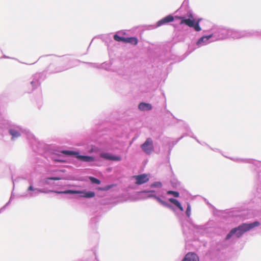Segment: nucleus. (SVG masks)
Here are the masks:
<instances>
[{
  "label": "nucleus",
  "instance_id": "1",
  "mask_svg": "<svg viewBox=\"0 0 261 261\" xmlns=\"http://www.w3.org/2000/svg\"><path fill=\"white\" fill-rule=\"evenodd\" d=\"M163 187V185L161 181H154L150 184V189L138 191L136 192V196L139 199H153L161 205L172 210L178 218L183 234L186 238H188L189 235L193 232V230L191 229L189 225L193 227L196 232L202 235H210L216 232V229L215 227L213 220H209L204 225L195 224L190 217L184 218V215L182 213L184 211V208L180 201L176 198H169L168 199L169 201L180 210L181 213H178L175 207L164 200L165 196Z\"/></svg>",
  "mask_w": 261,
  "mask_h": 261
},
{
  "label": "nucleus",
  "instance_id": "2",
  "mask_svg": "<svg viewBox=\"0 0 261 261\" xmlns=\"http://www.w3.org/2000/svg\"><path fill=\"white\" fill-rule=\"evenodd\" d=\"M98 69H103L107 71L115 72L117 70V73L123 76L125 79L133 81L136 79V76H141L142 73H137L136 75V70L135 67L136 66H119V68H113L112 67H116L117 66H95ZM147 71L144 73H142L143 76L147 77L149 80L152 82L158 81L166 80L168 74L172 70V66H146Z\"/></svg>",
  "mask_w": 261,
  "mask_h": 261
},
{
  "label": "nucleus",
  "instance_id": "3",
  "mask_svg": "<svg viewBox=\"0 0 261 261\" xmlns=\"http://www.w3.org/2000/svg\"><path fill=\"white\" fill-rule=\"evenodd\" d=\"M31 143L33 151L46 160L36 159L37 163L34 167L36 171L41 173L47 164H51L50 161L54 164L66 162L65 158L59 153V150L54 145L48 144L37 139H35Z\"/></svg>",
  "mask_w": 261,
  "mask_h": 261
},
{
  "label": "nucleus",
  "instance_id": "4",
  "mask_svg": "<svg viewBox=\"0 0 261 261\" xmlns=\"http://www.w3.org/2000/svg\"><path fill=\"white\" fill-rule=\"evenodd\" d=\"M260 223L258 220L253 222H243L238 226L232 228L226 234L224 241L218 243L210 250L212 257L220 260H225L227 258L226 253L229 245L234 242L235 239L241 238L244 234L255 227H258Z\"/></svg>",
  "mask_w": 261,
  "mask_h": 261
},
{
  "label": "nucleus",
  "instance_id": "5",
  "mask_svg": "<svg viewBox=\"0 0 261 261\" xmlns=\"http://www.w3.org/2000/svg\"><path fill=\"white\" fill-rule=\"evenodd\" d=\"M124 131V126L117 123L108 124L96 133L93 141L98 143H108L113 137H120Z\"/></svg>",
  "mask_w": 261,
  "mask_h": 261
},
{
  "label": "nucleus",
  "instance_id": "6",
  "mask_svg": "<svg viewBox=\"0 0 261 261\" xmlns=\"http://www.w3.org/2000/svg\"><path fill=\"white\" fill-rule=\"evenodd\" d=\"M66 153L70 156H74L77 159L83 163H93L101 161V158L114 162H120L122 158L120 155L115 154L110 152H104L101 153L100 156L95 155L82 154L79 151L73 150H66L64 151Z\"/></svg>",
  "mask_w": 261,
  "mask_h": 261
},
{
  "label": "nucleus",
  "instance_id": "7",
  "mask_svg": "<svg viewBox=\"0 0 261 261\" xmlns=\"http://www.w3.org/2000/svg\"><path fill=\"white\" fill-rule=\"evenodd\" d=\"M116 185L114 184L106 185L102 187H97L95 188L96 192L88 190L87 189L78 190L74 189H67L58 192V193L65 195H76L77 196L84 198H92L96 195L98 197H103L105 195V192L109 191Z\"/></svg>",
  "mask_w": 261,
  "mask_h": 261
},
{
  "label": "nucleus",
  "instance_id": "8",
  "mask_svg": "<svg viewBox=\"0 0 261 261\" xmlns=\"http://www.w3.org/2000/svg\"><path fill=\"white\" fill-rule=\"evenodd\" d=\"M68 69L65 66H47L46 70L41 72L36 73L32 76V80L30 82L31 89L26 91L28 93H31L34 90L40 86L41 83L46 79V73H56Z\"/></svg>",
  "mask_w": 261,
  "mask_h": 261
},
{
  "label": "nucleus",
  "instance_id": "9",
  "mask_svg": "<svg viewBox=\"0 0 261 261\" xmlns=\"http://www.w3.org/2000/svg\"><path fill=\"white\" fill-rule=\"evenodd\" d=\"M28 181L29 183L28 187L25 192L20 195L19 197L30 199L38 196L40 193H45L43 189L39 187V185L36 181L29 178Z\"/></svg>",
  "mask_w": 261,
  "mask_h": 261
},
{
  "label": "nucleus",
  "instance_id": "10",
  "mask_svg": "<svg viewBox=\"0 0 261 261\" xmlns=\"http://www.w3.org/2000/svg\"><path fill=\"white\" fill-rule=\"evenodd\" d=\"M234 162L249 163V168L256 173V178L261 183V162L252 159L236 158Z\"/></svg>",
  "mask_w": 261,
  "mask_h": 261
},
{
  "label": "nucleus",
  "instance_id": "11",
  "mask_svg": "<svg viewBox=\"0 0 261 261\" xmlns=\"http://www.w3.org/2000/svg\"><path fill=\"white\" fill-rule=\"evenodd\" d=\"M9 171L11 173V179L13 184V189H14L15 183L19 182L21 179H25V178L22 176H17L14 177V175L13 173L11 166L5 162L0 160V178L5 177L6 174Z\"/></svg>",
  "mask_w": 261,
  "mask_h": 261
},
{
  "label": "nucleus",
  "instance_id": "12",
  "mask_svg": "<svg viewBox=\"0 0 261 261\" xmlns=\"http://www.w3.org/2000/svg\"><path fill=\"white\" fill-rule=\"evenodd\" d=\"M188 17L189 18L187 19L184 17H179L178 18L181 19L180 24L185 23L189 27L193 28L195 31L197 32L201 31V29L199 25L200 19H195L191 13L188 15Z\"/></svg>",
  "mask_w": 261,
  "mask_h": 261
},
{
  "label": "nucleus",
  "instance_id": "13",
  "mask_svg": "<svg viewBox=\"0 0 261 261\" xmlns=\"http://www.w3.org/2000/svg\"><path fill=\"white\" fill-rule=\"evenodd\" d=\"M141 148L146 154H151L154 150L152 139L150 137L146 138L144 143L141 145Z\"/></svg>",
  "mask_w": 261,
  "mask_h": 261
},
{
  "label": "nucleus",
  "instance_id": "14",
  "mask_svg": "<svg viewBox=\"0 0 261 261\" xmlns=\"http://www.w3.org/2000/svg\"><path fill=\"white\" fill-rule=\"evenodd\" d=\"M236 30L233 29H227L224 30L221 33L219 36L220 39H225L229 38L233 39H239L240 37L242 36L241 33L239 35H236V34L238 33Z\"/></svg>",
  "mask_w": 261,
  "mask_h": 261
},
{
  "label": "nucleus",
  "instance_id": "15",
  "mask_svg": "<svg viewBox=\"0 0 261 261\" xmlns=\"http://www.w3.org/2000/svg\"><path fill=\"white\" fill-rule=\"evenodd\" d=\"M135 184L137 185H142L149 180V174L142 173L135 176Z\"/></svg>",
  "mask_w": 261,
  "mask_h": 261
},
{
  "label": "nucleus",
  "instance_id": "16",
  "mask_svg": "<svg viewBox=\"0 0 261 261\" xmlns=\"http://www.w3.org/2000/svg\"><path fill=\"white\" fill-rule=\"evenodd\" d=\"M183 138L184 136H180L179 138H177L175 141L168 142L167 143L168 151L166 156V161L168 163H170V155L171 154V152L173 148Z\"/></svg>",
  "mask_w": 261,
  "mask_h": 261
},
{
  "label": "nucleus",
  "instance_id": "17",
  "mask_svg": "<svg viewBox=\"0 0 261 261\" xmlns=\"http://www.w3.org/2000/svg\"><path fill=\"white\" fill-rule=\"evenodd\" d=\"M223 213L228 217H240L242 216L241 211L235 208L225 210Z\"/></svg>",
  "mask_w": 261,
  "mask_h": 261
},
{
  "label": "nucleus",
  "instance_id": "18",
  "mask_svg": "<svg viewBox=\"0 0 261 261\" xmlns=\"http://www.w3.org/2000/svg\"><path fill=\"white\" fill-rule=\"evenodd\" d=\"M62 178V175L53 174L45 177L42 180L44 184L49 185L51 184L53 181L61 180Z\"/></svg>",
  "mask_w": 261,
  "mask_h": 261
},
{
  "label": "nucleus",
  "instance_id": "19",
  "mask_svg": "<svg viewBox=\"0 0 261 261\" xmlns=\"http://www.w3.org/2000/svg\"><path fill=\"white\" fill-rule=\"evenodd\" d=\"M138 109L142 112H148L152 110L153 106L149 102L141 101L138 105Z\"/></svg>",
  "mask_w": 261,
  "mask_h": 261
},
{
  "label": "nucleus",
  "instance_id": "20",
  "mask_svg": "<svg viewBox=\"0 0 261 261\" xmlns=\"http://www.w3.org/2000/svg\"><path fill=\"white\" fill-rule=\"evenodd\" d=\"M181 261H199V257L195 252H189L185 255Z\"/></svg>",
  "mask_w": 261,
  "mask_h": 261
},
{
  "label": "nucleus",
  "instance_id": "21",
  "mask_svg": "<svg viewBox=\"0 0 261 261\" xmlns=\"http://www.w3.org/2000/svg\"><path fill=\"white\" fill-rule=\"evenodd\" d=\"M174 20V17L171 15H168L163 19L158 21L156 27H159L165 24L168 22H172Z\"/></svg>",
  "mask_w": 261,
  "mask_h": 261
},
{
  "label": "nucleus",
  "instance_id": "22",
  "mask_svg": "<svg viewBox=\"0 0 261 261\" xmlns=\"http://www.w3.org/2000/svg\"><path fill=\"white\" fill-rule=\"evenodd\" d=\"M213 37V34L208 36H204L201 37L197 42L198 46L205 45L208 43V40Z\"/></svg>",
  "mask_w": 261,
  "mask_h": 261
},
{
  "label": "nucleus",
  "instance_id": "23",
  "mask_svg": "<svg viewBox=\"0 0 261 261\" xmlns=\"http://www.w3.org/2000/svg\"><path fill=\"white\" fill-rule=\"evenodd\" d=\"M86 181L89 182L91 185H99L101 183L100 179L93 176H87Z\"/></svg>",
  "mask_w": 261,
  "mask_h": 261
},
{
  "label": "nucleus",
  "instance_id": "24",
  "mask_svg": "<svg viewBox=\"0 0 261 261\" xmlns=\"http://www.w3.org/2000/svg\"><path fill=\"white\" fill-rule=\"evenodd\" d=\"M100 220V216H95L91 218L90 220V227L93 229H96L97 228V223L99 222Z\"/></svg>",
  "mask_w": 261,
  "mask_h": 261
},
{
  "label": "nucleus",
  "instance_id": "25",
  "mask_svg": "<svg viewBox=\"0 0 261 261\" xmlns=\"http://www.w3.org/2000/svg\"><path fill=\"white\" fill-rule=\"evenodd\" d=\"M184 128L186 132L183 134L181 136H184V137L186 136H189L192 138H195V136L194 135V134H193V133L192 132L188 125H185Z\"/></svg>",
  "mask_w": 261,
  "mask_h": 261
},
{
  "label": "nucleus",
  "instance_id": "26",
  "mask_svg": "<svg viewBox=\"0 0 261 261\" xmlns=\"http://www.w3.org/2000/svg\"><path fill=\"white\" fill-rule=\"evenodd\" d=\"M125 42L136 45L138 43V39L135 37L125 38Z\"/></svg>",
  "mask_w": 261,
  "mask_h": 261
},
{
  "label": "nucleus",
  "instance_id": "27",
  "mask_svg": "<svg viewBox=\"0 0 261 261\" xmlns=\"http://www.w3.org/2000/svg\"><path fill=\"white\" fill-rule=\"evenodd\" d=\"M167 194L168 195H172L175 198H178L180 196L179 192L177 191L169 190L167 191Z\"/></svg>",
  "mask_w": 261,
  "mask_h": 261
},
{
  "label": "nucleus",
  "instance_id": "28",
  "mask_svg": "<svg viewBox=\"0 0 261 261\" xmlns=\"http://www.w3.org/2000/svg\"><path fill=\"white\" fill-rule=\"evenodd\" d=\"M185 214L187 217H190L191 215V206L189 202L187 203V208L185 212Z\"/></svg>",
  "mask_w": 261,
  "mask_h": 261
},
{
  "label": "nucleus",
  "instance_id": "29",
  "mask_svg": "<svg viewBox=\"0 0 261 261\" xmlns=\"http://www.w3.org/2000/svg\"><path fill=\"white\" fill-rule=\"evenodd\" d=\"M114 39L116 41H119V42L122 41V42H125V38L120 37L119 36L117 35V34H115L114 36Z\"/></svg>",
  "mask_w": 261,
  "mask_h": 261
},
{
  "label": "nucleus",
  "instance_id": "30",
  "mask_svg": "<svg viewBox=\"0 0 261 261\" xmlns=\"http://www.w3.org/2000/svg\"><path fill=\"white\" fill-rule=\"evenodd\" d=\"M92 254L94 255L95 260H93V259L92 258H89L87 259H83L80 261H98L97 259V256L96 255V253L95 251L92 250Z\"/></svg>",
  "mask_w": 261,
  "mask_h": 261
},
{
  "label": "nucleus",
  "instance_id": "31",
  "mask_svg": "<svg viewBox=\"0 0 261 261\" xmlns=\"http://www.w3.org/2000/svg\"><path fill=\"white\" fill-rule=\"evenodd\" d=\"M36 101L38 107L41 106L42 103V97L41 94H40L39 96L37 98Z\"/></svg>",
  "mask_w": 261,
  "mask_h": 261
},
{
  "label": "nucleus",
  "instance_id": "32",
  "mask_svg": "<svg viewBox=\"0 0 261 261\" xmlns=\"http://www.w3.org/2000/svg\"><path fill=\"white\" fill-rule=\"evenodd\" d=\"M12 200H11L9 199V201L3 206L0 208V214L4 211L6 208L10 204Z\"/></svg>",
  "mask_w": 261,
  "mask_h": 261
},
{
  "label": "nucleus",
  "instance_id": "33",
  "mask_svg": "<svg viewBox=\"0 0 261 261\" xmlns=\"http://www.w3.org/2000/svg\"><path fill=\"white\" fill-rule=\"evenodd\" d=\"M12 200H11L9 199V201L3 206L0 208V214L4 211L6 208L10 204Z\"/></svg>",
  "mask_w": 261,
  "mask_h": 261
},
{
  "label": "nucleus",
  "instance_id": "34",
  "mask_svg": "<svg viewBox=\"0 0 261 261\" xmlns=\"http://www.w3.org/2000/svg\"><path fill=\"white\" fill-rule=\"evenodd\" d=\"M237 31L239 33L236 34V35H239L240 33H241V34L242 35V36H241L240 37V38H241L242 37H244L246 36L247 35V33L244 31L237 30Z\"/></svg>",
  "mask_w": 261,
  "mask_h": 261
},
{
  "label": "nucleus",
  "instance_id": "35",
  "mask_svg": "<svg viewBox=\"0 0 261 261\" xmlns=\"http://www.w3.org/2000/svg\"><path fill=\"white\" fill-rule=\"evenodd\" d=\"M171 184L173 188H176L179 185V182L177 181H171Z\"/></svg>",
  "mask_w": 261,
  "mask_h": 261
},
{
  "label": "nucleus",
  "instance_id": "36",
  "mask_svg": "<svg viewBox=\"0 0 261 261\" xmlns=\"http://www.w3.org/2000/svg\"><path fill=\"white\" fill-rule=\"evenodd\" d=\"M13 190H14L13 189ZM14 194L13 191H12L11 192V194L10 199L11 200H13L14 199Z\"/></svg>",
  "mask_w": 261,
  "mask_h": 261
},
{
  "label": "nucleus",
  "instance_id": "37",
  "mask_svg": "<svg viewBox=\"0 0 261 261\" xmlns=\"http://www.w3.org/2000/svg\"><path fill=\"white\" fill-rule=\"evenodd\" d=\"M198 143H200V142L199 140L197 138V137L195 136V138H194Z\"/></svg>",
  "mask_w": 261,
  "mask_h": 261
},
{
  "label": "nucleus",
  "instance_id": "38",
  "mask_svg": "<svg viewBox=\"0 0 261 261\" xmlns=\"http://www.w3.org/2000/svg\"><path fill=\"white\" fill-rule=\"evenodd\" d=\"M211 149L213 150H214V151H219V149H218V148H215V149H213L212 148H211Z\"/></svg>",
  "mask_w": 261,
  "mask_h": 261
},
{
  "label": "nucleus",
  "instance_id": "39",
  "mask_svg": "<svg viewBox=\"0 0 261 261\" xmlns=\"http://www.w3.org/2000/svg\"><path fill=\"white\" fill-rule=\"evenodd\" d=\"M229 159H230L231 160H232L233 161H234L236 158H229Z\"/></svg>",
  "mask_w": 261,
  "mask_h": 261
},
{
  "label": "nucleus",
  "instance_id": "40",
  "mask_svg": "<svg viewBox=\"0 0 261 261\" xmlns=\"http://www.w3.org/2000/svg\"><path fill=\"white\" fill-rule=\"evenodd\" d=\"M57 172H64V170H59V171H57Z\"/></svg>",
  "mask_w": 261,
  "mask_h": 261
},
{
  "label": "nucleus",
  "instance_id": "41",
  "mask_svg": "<svg viewBox=\"0 0 261 261\" xmlns=\"http://www.w3.org/2000/svg\"><path fill=\"white\" fill-rule=\"evenodd\" d=\"M207 204L208 205H210L212 206H213L211 204H210L208 202H207Z\"/></svg>",
  "mask_w": 261,
  "mask_h": 261
},
{
  "label": "nucleus",
  "instance_id": "42",
  "mask_svg": "<svg viewBox=\"0 0 261 261\" xmlns=\"http://www.w3.org/2000/svg\"><path fill=\"white\" fill-rule=\"evenodd\" d=\"M147 69V68H145V69L143 68V70H145V72H146L147 70H145V69Z\"/></svg>",
  "mask_w": 261,
  "mask_h": 261
}]
</instances>
